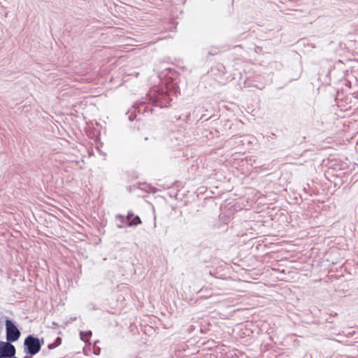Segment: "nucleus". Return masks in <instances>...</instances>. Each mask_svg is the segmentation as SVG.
<instances>
[{
	"instance_id": "1",
	"label": "nucleus",
	"mask_w": 358,
	"mask_h": 358,
	"mask_svg": "<svg viewBox=\"0 0 358 358\" xmlns=\"http://www.w3.org/2000/svg\"><path fill=\"white\" fill-rule=\"evenodd\" d=\"M24 344L26 349L27 350V352L31 355H34L38 353L40 351L41 347L39 339L34 338L32 336H27L24 341Z\"/></svg>"
},
{
	"instance_id": "2",
	"label": "nucleus",
	"mask_w": 358,
	"mask_h": 358,
	"mask_svg": "<svg viewBox=\"0 0 358 358\" xmlns=\"http://www.w3.org/2000/svg\"><path fill=\"white\" fill-rule=\"evenodd\" d=\"M6 329L8 341L15 342L20 338V331L10 320H6Z\"/></svg>"
},
{
	"instance_id": "3",
	"label": "nucleus",
	"mask_w": 358,
	"mask_h": 358,
	"mask_svg": "<svg viewBox=\"0 0 358 358\" xmlns=\"http://www.w3.org/2000/svg\"><path fill=\"white\" fill-rule=\"evenodd\" d=\"M15 353V347L8 342L0 341V358L12 357Z\"/></svg>"
},
{
	"instance_id": "4",
	"label": "nucleus",
	"mask_w": 358,
	"mask_h": 358,
	"mask_svg": "<svg viewBox=\"0 0 358 358\" xmlns=\"http://www.w3.org/2000/svg\"><path fill=\"white\" fill-rule=\"evenodd\" d=\"M131 216L129 214L127 216V219L129 221V225H137L141 222V219L138 216H135L131 220Z\"/></svg>"
},
{
	"instance_id": "5",
	"label": "nucleus",
	"mask_w": 358,
	"mask_h": 358,
	"mask_svg": "<svg viewBox=\"0 0 358 358\" xmlns=\"http://www.w3.org/2000/svg\"><path fill=\"white\" fill-rule=\"evenodd\" d=\"M92 334V332L90 331H86V332H83V331H80V338L84 341H86V337H89L90 336H91Z\"/></svg>"
},
{
	"instance_id": "6",
	"label": "nucleus",
	"mask_w": 358,
	"mask_h": 358,
	"mask_svg": "<svg viewBox=\"0 0 358 358\" xmlns=\"http://www.w3.org/2000/svg\"><path fill=\"white\" fill-rule=\"evenodd\" d=\"M12 358H17V357H12Z\"/></svg>"
}]
</instances>
